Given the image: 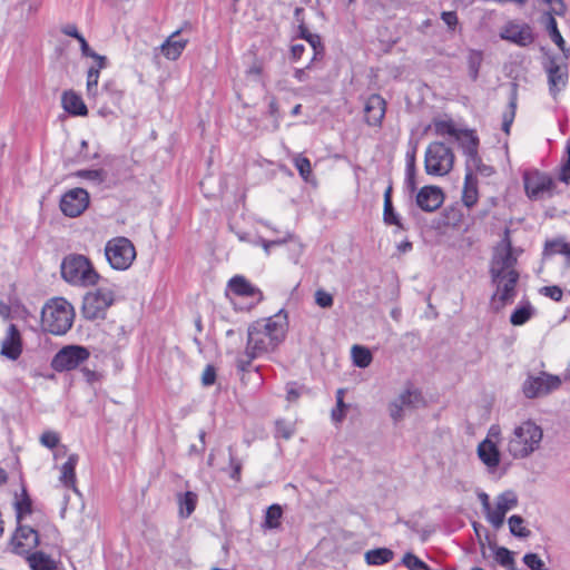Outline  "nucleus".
<instances>
[{"label": "nucleus", "mask_w": 570, "mask_h": 570, "mask_svg": "<svg viewBox=\"0 0 570 570\" xmlns=\"http://www.w3.org/2000/svg\"><path fill=\"white\" fill-rule=\"evenodd\" d=\"M549 92L556 98L557 95L566 88L568 82V70L566 65L558 62L556 58H551L547 67Z\"/></svg>", "instance_id": "obj_20"}, {"label": "nucleus", "mask_w": 570, "mask_h": 570, "mask_svg": "<svg viewBox=\"0 0 570 570\" xmlns=\"http://www.w3.org/2000/svg\"><path fill=\"white\" fill-rule=\"evenodd\" d=\"M434 132L438 136H451L456 137L459 130L454 127L450 120H435L433 124Z\"/></svg>", "instance_id": "obj_42"}, {"label": "nucleus", "mask_w": 570, "mask_h": 570, "mask_svg": "<svg viewBox=\"0 0 570 570\" xmlns=\"http://www.w3.org/2000/svg\"><path fill=\"white\" fill-rule=\"evenodd\" d=\"M176 499L179 517L183 519L189 518L196 509L198 495L193 491H186L184 493H177Z\"/></svg>", "instance_id": "obj_27"}, {"label": "nucleus", "mask_w": 570, "mask_h": 570, "mask_svg": "<svg viewBox=\"0 0 570 570\" xmlns=\"http://www.w3.org/2000/svg\"><path fill=\"white\" fill-rule=\"evenodd\" d=\"M79 461V455L72 453L68 456L67 461L60 466L59 481L66 487L78 493L76 487V466Z\"/></svg>", "instance_id": "obj_24"}, {"label": "nucleus", "mask_w": 570, "mask_h": 570, "mask_svg": "<svg viewBox=\"0 0 570 570\" xmlns=\"http://www.w3.org/2000/svg\"><path fill=\"white\" fill-rule=\"evenodd\" d=\"M561 383L558 375L542 372L539 375H529L523 382L522 391L528 399H535L558 390Z\"/></svg>", "instance_id": "obj_10"}, {"label": "nucleus", "mask_w": 570, "mask_h": 570, "mask_svg": "<svg viewBox=\"0 0 570 570\" xmlns=\"http://www.w3.org/2000/svg\"><path fill=\"white\" fill-rule=\"evenodd\" d=\"M534 307L529 302L520 304L511 314L510 322L513 326H521L534 315Z\"/></svg>", "instance_id": "obj_29"}, {"label": "nucleus", "mask_w": 570, "mask_h": 570, "mask_svg": "<svg viewBox=\"0 0 570 570\" xmlns=\"http://www.w3.org/2000/svg\"><path fill=\"white\" fill-rule=\"evenodd\" d=\"M89 193L80 187L67 190L60 198L59 207L67 217L75 218L80 216L89 206Z\"/></svg>", "instance_id": "obj_13"}, {"label": "nucleus", "mask_w": 570, "mask_h": 570, "mask_svg": "<svg viewBox=\"0 0 570 570\" xmlns=\"http://www.w3.org/2000/svg\"><path fill=\"white\" fill-rule=\"evenodd\" d=\"M301 396V389L294 384L289 383L286 385V399L288 402H295Z\"/></svg>", "instance_id": "obj_57"}, {"label": "nucleus", "mask_w": 570, "mask_h": 570, "mask_svg": "<svg viewBox=\"0 0 570 570\" xmlns=\"http://www.w3.org/2000/svg\"><path fill=\"white\" fill-rule=\"evenodd\" d=\"M27 556L32 570H53L56 568L55 560L43 552H30Z\"/></svg>", "instance_id": "obj_30"}, {"label": "nucleus", "mask_w": 570, "mask_h": 570, "mask_svg": "<svg viewBox=\"0 0 570 570\" xmlns=\"http://www.w3.org/2000/svg\"><path fill=\"white\" fill-rule=\"evenodd\" d=\"M472 155L470 159H466V173H476L482 176L489 177L493 174L491 166L484 165L479 155L473 154V146L469 149Z\"/></svg>", "instance_id": "obj_34"}, {"label": "nucleus", "mask_w": 570, "mask_h": 570, "mask_svg": "<svg viewBox=\"0 0 570 570\" xmlns=\"http://www.w3.org/2000/svg\"><path fill=\"white\" fill-rule=\"evenodd\" d=\"M216 379V371L212 365L206 366L202 375V382L205 386L214 384Z\"/></svg>", "instance_id": "obj_56"}, {"label": "nucleus", "mask_w": 570, "mask_h": 570, "mask_svg": "<svg viewBox=\"0 0 570 570\" xmlns=\"http://www.w3.org/2000/svg\"><path fill=\"white\" fill-rule=\"evenodd\" d=\"M547 248L553 254H561L570 266V246L562 240H553L547 244Z\"/></svg>", "instance_id": "obj_47"}, {"label": "nucleus", "mask_w": 570, "mask_h": 570, "mask_svg": "<svg viewBox=\"0 0 570 570\" xmlns=\"http://www.w3.org/2000/svg\"><path fill=\"white\" fill-rule=\"evenodd\" d=\"M541 293L544 296L550 297L551 299H553L556 302L561 301L562 295H563L562 289L556 285L542 287Z\"/></svg>", "instance_id": "obj_53"}, {"label": "nucleus", "mask_w": 570, "mask_h": 570, "mask_svg": "<svg viewBox=\"0 0 570 570\" xmlns=\"http://www.w3.org/2000/svg\"><path fill=\"white\" fill-rule=\"evenodd\" d=\"M80 45V50L82 56L89 57L96 60V62H99V67H106L107 59L105 56H100L96 53L91 48L89 47L87 40L83 38V36L78 39Z\"/></svg>", "instance_id": "obj_46"}, {"label": "nucleus", "mask_w": 570, "mask_h": 570, "mask_svg": "<svg viewBox=\"0 0 570 570\" xmlns=\"http://www.w3.org/2000/svg\"><path fill=\"white\" fill-rule=\"evenodd\" d=\"M523 184L527 196L531 200H539L552 196L553 179L539 170H527L523 174Z\"/></svg>", "instance_id": "obj_11"}, {"label": "nucleus", "mask_w": 570, "mask_h": 570, "mask_svg": "<svg viewBox=\"0 0 570 570\" xmlns=\"http://www.w3.org/2000/svg\"><path fill=\"white\" fill-rule=\"evenodd\" d=\"M478 498L481 502V505H482L483 512L485 513L487 520L489 521V513H491V511H492L489 495L485 492H480L478 494Z\"/></svg>", "instance_id": "obj_58"}, {"label": "nucleus", "mask_w": 570, "mask_h": 570, "mask_svg": "<svg viewBox=\"0 0 570 570\" xmlns=\"http://www.w3.org/2000/svg\"><path fill=\"white\" fill-rule=\"evenodd\" d=\"M523 562L531 570H543L544 563L535 553H527L523 557Z\"/></svg>", "instance_id": "obj_52"}, {"label": "nucleus", "mask_w": 570, "mask_h": 570, "mask_svg": "<svg viewBox=\"0 0 570 570\" xmlns=\"http://www.w3.org/2000/svg\"><path fill=\"white\" fill-rule=\"evenodd\" d=\"M454 154L450 147L443 142H431L424 157V166L428 175L445 176L453 168Z\"/></svg>", "instance_id": "obj_9"}, {"label": "nucleus", "mask_w": 570, "mask_h": 570, "mask_svg": "<svg viewBox=\"0 0 570 570\" xmlns=\"http://www.w3.org/2000/svg\"><path fill=\"white\" fill-rule=\"evenodd\" d=\"M515 108L517 101L515 98H512L510 101V112L503 116V120L510 121L512 124L515 115Z\"/></svg>", "instance_id": "obj_63"}, {"label": "nucleus", "mask_w": 570, "mask_h": 570, "mask_svg": "<svg viewBox=\"0 0 570 570\" xmlns=\"http://www.w3.org/2000/svg\"><path fill=\"white\" fill-rule=\"evenodd\" d=\"M353 364L360 368H365L372 363L373 356L367 347L353 345L351 350Z\"/></svg>", "instance_id": "obj_33"}, {"label": "nucleus", "mask_w": 570, "mask_h": 570, "mask_svg": "<svg viewBox=\"0 0 570 570\" xmlns=\"http://www.w3.org/2000/svg\"><path fill=\"white\" fill-rule=\"evenodd\" d=\"M105 67H99V62H96V66L90 67L87 72V96L88 98H96L98 96V81L100 76V70Z\"/></svg>", "instance_id": "obj_35"}, {"label": "nucleus", "mask_w": 570, "mask_h": 570, "mask_svg": "<svg viewBox=\"0 0 570 570\" xmlns=\"http://www.w3.org/2000/svg\"><path fill=\"white\" fill-rule=\"evenodd\" d=\"M517 257L512 253L509 230H505L504 238L494 248L490 273L495 292L491 297V308L501 311L505 305L511 304L517 295L515 286L519 273L514 268Z\"/></svg>", "instance_id": "obj_1"}, {"label": "nucleus", "mask_w": 570, "mask_h": 570, "mask_svg": "<svg viewBox=\"0 0 570 570\" xmlns=\"http://www.w3.org/2000/svg\"><path fill=\"white\" fill-rule=\"evenodd\" d=\"M346 407V405L338 406V403L336 402V407L332 410V420L335 422H342L345 417Z\"/></svg>", "instance_id": "obj_59"}, {"label": "nucleus", "mask_w": 570, "mask_h": 570, "mask_svg": "<svg viewBox=\"0 0 570 570\" xmlns=\"http://www.w3.org/2000/svg\"><path fill=\"white\" fill-rule=\"evenodd\" d=\"M444 195L436 186H424L416 194V205L424 212H434L441 207Z\"/></svg>", "instance_id": "obj_22"}, {"label": "nucleus", "mask_w": 570, "mask_h": 570, "mask_svg": "<svg viewBox=\"0 0 570 570\" xmlns=\"http://www.w3.org/2000/svg\"><path fill=\"white\" fill-rule=\"evenodd\" d=\"M38 544L39 535L37 531L27 525H19L10 542L11 551L19 556L29 554Z\"/></svg>", "instance_id": "obj_16"}, {"label": "nucleus", "mask_w": 570, "mask_h": 570, "mask_svg": "<svg viewBox=\"0 0 570 570\" xmlns=\"http://www.w3.org/2000/svg\"><path fill=\"white\" fill-rule=\"evenodd\" d=\"M90 356L89 351L79 345H68L62 347L52 358L51 366L57 372L71 371L87 361Z\"/></svg>", "instance_id": "obj_12"}, {"label": "nucleus", "mask_w": 570, "mask_h": 570, "mask_svg": "<svg viewBox=\"0 0 570 570\" xmlns=\"http://www.w3.org/2000/svg\"><path fill=\"white\" fill-rule=\"evenodd\" d=\"M502 40L519 47H528L534 41L532 27L525 22L510 20L504 23L499 33Z\"/></svg>", "instance_id": "obj_14"}, {"label": "nucleus", "mask_w": 570, "mask_h": 570, "mask_svg": "<svg viewBox=\"0 0 570 570\" xmlns=\"http://www.w3.org/2000/svg\"><path fill=\"white\" fill-rule=\"evenodd\" d=\"M115 303V292L111 287L100 286L88 292L82 299L81 312L86 320L105 318L108 308Z\"/></svg>", "instance_id": "obj_7"}, {"label": "nucleus", "mask_w": 570, "mask_h": 570, "mask_svg": "<svg viewBox=\"0 0 570 570\" xmlns=\"http://www.w3.org/2000/svg\"><path fill=\"white\" fill-rule=\"evenodd\" d=\"M546 2L549 3L550 6H552V12L549 11V12L546 13V16H547V23H546L547 31L549 32V36H550L551 40L558 46V48L562 52L569 51V49L566 48V41L562 38V36H561V33H560V31L558 29L557 20L553 17V13L558 14V16L563 14V12H564V3H563L562 0H546Z\"/></svg>", "instance_id": "obj_19"}, {"label": "nucleus", "mask_w": 570, "mask_h": 570, "mask_svg": "<svg viewBox=\"0 0 570 570\" xmlns=\"http://www.w3.org/2000/svg\"><path fill=\"white\" fill-rule=\"evenodd\" d=\"M386 102L380 95H371L364 107L365 119L370 126L381 125L385 116Z\"/></svg>", "instance_id": "obj_23"}, {"label": "nucleus", "mask_w": 570, "mask_h": 570, "mask_svg": "<svg viewBox=\"0 0 570 570\" xmlns=\"http://www.w3.org/2000/svg\"><path fill=\"white\" fill-rule=\"evenodd\" d=\"M105 256L111 268L126 271L136 258V249L130 239L118 236L106 243Z\"/></svg>", "instance_id": "obj_8"}, {"label": "nucleus", "mask_w": 570, "mask_h": 570, "mask_svg": "<svg viewBox=\"0 0 570 570\" xmlns=\"http://www.w3.org/2000/svg\"><path fill=\"white\" fill-rule=\"evenodd\" d=\"M75 177L87 179L100 184L106 178V173L102 169H81L72 174Z\"/></svg>", "instance_id": "obj_43"}, {"label": "nucleus", "mask_w": 570, "mask_h": 570, "mask_svg": "<svg viewBox=\"0 0 570 570\" xmlns=\"http://www.w3.org/2000/svg\"><path fill=\"white\" fill-rule=\"evenodd\" d=\"M302 37L308 42L313 51V60H316L318 56L323 55V46L320 36L312 35L306 30H302Z\"/></svg>", "instance_id": "obj_45"}, {"label": "nucleus", "mask_w": 570, "mask_h": 570, "mask_svg": "<svg viewBox=\"0 0 570 570\" xmlns=\"http://www.w3.org/2000/svg\"><path fill=\"white\" fill-rule=\"evenodd\" d=\"M73 318V306L63 297L52 298L42 307L41 325L51 334H66L71 328Z\"/></svg>", "instance_id": "obj_4"}, {"label": "nucleus", "mask_w": 570, "mask_h": 570, "mask_svg": "<svg viewBox=\"0 0 570 570\" xmlns=\"http://www.w3.org/2000/svg\"><path fill=\"white\" fill-rule=\"evenodd\" d=\"M566 150L568 154V159L562 166V170L560 174V179L567 184L570 183V140L567 141Z\"/></svg>", "instance_id": "obj_54"}, {"label": "nucleus", "mask_w": 570, "mask_h": 570, "mask_svg": "<svg viewBox=\"0 0 570 570\" xmlns=\"http://www.w3.org/2000/svg\"><path fill=\"white\" fill-rule=\"evenodd\" d=\"M441 19L451 30H453L458 24V16L454 11H443Z\"/></svg>", "instance_id": "obj_55"}, {"label": "nucleus", "mask_w": 570, "mask_h": 570, "mask_svg": "<svg viewBox=\"0 0 570 570\" xmlns=\"http://www.w3.org/2000/svg\"><path fill=\"white\" fill-rule=\"evenodd\" d=\"M293 239V235L289 232H284V235L282 238L273 239V240H266L262 237H258L256 240L253 242L254 245H261L264 249V252L268 255L271 253V248L276 245H283L289 240Z\"/></svg>", "instance_id": "obj_40"}, {"label": "nucleus", "mask_w": 570, "mask_h": 570, "mask_svg": "<svg viewBox=\"0 0 570 570\" xmlns=\"http://www.w3.org/2000/svg\"><path fill=\"white\" fill-rule=\"evenodd\" d=\"M60 442V436L55 431H45L40 435V443L45 448L55 449Z\"/></svg>", "instance_id": "obj_49"}, {"label": "nucleus", "mask_w": 570, "mask_h": 570, "mask_svg": "<svg viewBox=\"0 0 570 570\" xmlns=\"http://www.w3.org/2000/svg\"><path fill=\"white\" fill-rule=\"evenodd\" d=\"M22 353V338L14 324H10L6 331V334L1 341L0 354L1 356L16 361Z\"/></svg>", "instance_id": "obj_18"}, {"label": "nucleus", "mask_w": 570, "mask_h": 570, "mask_svg": "<svg viewBox=\"0 0 570 570\" xmlns=\"http://www.w3.org/2000/svg\"><path fill=\"white\" fill-rule=\"evenodd\" d=\"M187 42V39L180 38L179 32L176 31L160 46V51L167 59L176 60L183 53Z\"/></svg>", "instance_id": "obj_25"}, {"label": "nucleus", "mask_w": 570, "mask_h": 570, "mask_svg": "<svg viewBox=\"0 0 570 570\" xmlns=\"http://www.w3.org/2000/svg\"><path fill=\"white\" fill-rule=\"evenodd\" d=\"M479 198L478 181L474 174L466 173L464 177V187L462 191V202L466 207H472Z\"/></svg>", "instance_id": "obj_28"}, {"label": "nucleus", "mask_w": 570, "mask_h": 570, "mask_svg": "<svg viewBox=\"0 0 570 570\" xmlns=\"http://www.w3.org/2000/svg\"><path fill=\"white\" fill-rule=\"evenodd\" d=\"M294 434V425L286 421L276 422V436L288 440Z\"/></svg>", "instance_id": "obj_50"}, {"label": "nucleus", "mask_w": 570, "mask_h": 570, "mask_svg": "<svg viewBox=\"0 0 570 570\" xmlns=\"http://www.w3.org/2000/svg\"><path fill=\"white\" fill-rule=\"evenodd\" d=\"M283 509L279 504H272L267 508L264 517L263 528L266 530H275L281 527Z\"/></svg>", "instance_id": "obj_32"}, {"label": "nucleus", "mask_w": 570, "mask_h": 570, "mask_svg": "<svg viewBox=\"0 0 570 570\" xmlns=\"http://www.w3.org/2000/svg\"><path fill=\"white\" fill-rule=\"evenodd\" d=\"M483 61V52L476 49H470L466 56V62L469 68L470 77L475 80L479 76V71Z\"/></svg>", "instance_id": "obj_37"}, {"label": "nucleus", "mask_w": 570, "mask_h": 570, "mask_svg": "<svg viewBox=\"0 0 570 570\" xmlns=\"http://www.w3.org/2000/svg\"><path fill=\"white\" fill-rule=\"evenodd\" d=\"M315 302L320 307L328 308L333 305L334 299L332 294L327 293L324 289H317L315 292Z\"/></svg>", "instance_id": "obj_51"}, {"label": "nucleus", "mask_w": 570, "mask_h": 570, "mask_svg": "<svg viewBox=\"0 0 570 570\" xmlns=\"http://www.w3.org/2000/svg\"><path fill=\"white\" fill-rule=\"evenodd\" d=\"M63 109L73 116H86L88 109L82 98L75 91H65L61 98Z\"/></svg>", "instance_id": "obj_26"}, {"label": "nucleus", "mask_w": 570, "mask_h": 570, "mask_svg": "<svg viewBox=\"0 0 570 570\" xmlns=\"http://www.w3.org/2000/svg\"><path fill=\"white\" fill-rule=\"evenodd\" d=\"M494 559L501 566L508 567V568H511V570H514L513 569V566H514L513 553L509 549H507L504 547L495 548Z\"/></svg>", "instance_id": "obj_44"}, {"label": "nucleus", "mask_w": 570, "mask_h": 570, "mask_svg": "<svg viewBox=\"0 0 570 570\" xmlns=\"http://www.w3.org/2000/svg\"><path fill=\"white\" fill-rule=\"evenodd\" d=\"M383 220L387 225H395L399 228H403L400 216L395 213V210L393 208V204H390L389 207H387V205H384Z\"/></svg>", "instance_id": "obj_48"}, {"label": "nucleus", "mask_w": 570, "mask_h": 570, "mask_svg": "<svg viewBox=\"0 0 570 570\" xmlns=\"http://www.w3.org/2000/svg\"><path fill=\"white\" fill-rule=\"evenodd\" d=\"M268 111L272 117H278V104L275 98H272L268 104Z\"/></svg>", "instance_id": "obj_64"}, {"label": "nucleus", "mask_w": 570, "mask_h": 570, "mask_svg": "<svg viewBox=\"0 0 570 570\" xmlns=\"http://www.w3.org/2000/svg\"><path fill=\"white\" fill-rule=\"evenodd\" d=\"M510 532L520 538H527L530 534V530L523 525V519L520 515H511L509 518Z\"/></svg>", "instance_id": "obj_39"}, {"label": "nucleus", "mask_w": 570, "mask_h": 570, "mask_svg": "<svg viewBox=\"0 0 570 570\" xmlns=\"http://www.w3.org/2000/svg\"><path fill=\"white\" fill-rule=\"evenodd\" d=\"M412 174H415V156H414V153L407 154V160H406V175L411 176Z\"/></svg>", "instance_id": "obj_61"}, {"label": "nucleus", "mask_w": 570, "mask_h": 570, "mask_svg": "<svg viewBox=\"0 0 570 570\" xmlns=\"http://www.w3.org/2000/svg\"><path fill=\"white\" fill-rule=\"evenodd\" d=\"M304 50H305L304 45H301V43L293 45L291 48V53H292L293 59H295V60L299 59L302 57Z\"/></svg>", "instance_id": "obj_62"}, {"label": "nucleus", "mask_w": 570, "mask_h": 570, "mask_svg": "<svg viewBox=\"0 0 570 570\" xmlns=\"http://www.w3.org/2000/svg\"><path fill=\"white\" fill-rule=\"evenodd\" d=\"M456 139H459L461 141V145H462V148H463V153L466 157V159H470L471 158V154L469 153L470 148L473 146V154L474 155H478V144H479V140H478V137L473 134V131H459L458 132V136L455 137Z\"/></svg>", "instance_id": "obj_36"}, {"label": "nucleus", "mask_w": 570, "mask_h": 570, "mask_svg": "<svg viewBox=\"0 0 570 570\" xmlns=\"http://www.w3.org/2000/svg\"><path fill=\"white\" fill-rule=\"evenodd\" d=\"M394 557V552L387 548H377L368 550L365 553V561L370 566H382L390 562Z\"/></svg>", "instance_id": "obj_31"}, {"label": "nucleus", "mask_w": 570, "mask_h": 570, "mask_svg": "<svg viewBox=\"0 0 570 570\" xmlns=\"http://www.w3.org/2000/svg\"><path fill=\"white\" fill-rule=\"evenodd\" d=\"M518 505V497L511 491H504L495 499V507L489 513V523L495 529L503 525L505 514Z\"/></svg>", "instance_id": "obj_17"}, {"label": "nucleus", "mask_w": 570, "mask_h": 570, "mask_svg": "<svg viewBox=\"0 0 570 570\" xmlns=\"http://www.w3.org/2000/svg\"><path fill=\"white\" fill-rule=\"evenodd\" d=\"M424 403L422 394L414 387H406L397 397H395L389 406L390 415L394 422H399L404 417L406 409H415Z\"/></svg>", "instance_id": "obj_15"}, {"label": "nucleus", "mask_w": 570, "mask_h": 570, "mask_svg": "<svg viewBox=\"0 0 570 570\" xmlns=\"http://www.w3.org/2000/svg\"><path fill=\"white\" fill-rule=\"evenodd\" d=\"M293 163L296 169L298 170L301 177L305 181H309L312 176V166L309 159L302 155H296L293 159Z\"/></svg>", "instance_id": "obj_38"}, {"label": "nucleus", "mask_w": 570, "mask_h": 570, "mask_svg": "<svg viewBox=\"0 0 570 570\" xmlns=\"http://www.w3.org/2000/svg\"><path fill=\"white\" fill-rule=\"evenodd\" d=\"M62 32L67 36L73 37L77 40L82 37L81 33H79L77 27L75 24H67L62 28Z\"/></svg>", "instance_id": "obj_60"}, {"label": "nucleus", "mask_w": 570, "mask_h": 570, "mask_svg": "<svg viewBox=\"0 0 570 570\" xmlns=\"http://www.w3.org/2000/svg\"><path fill=\"white\" fill-rule=\"evenodd\" d=\"M62 278L73 286L89 287L99 281V274L83 255H69L61 264Z\"/></svg>", "instance_id": "obj_5"}, {"label": "nucleus", "mask_w": 570, "mask_h": 570, "mask_svg": "<svg viewBox=\"0 0 570 570\" xmlns=\"http://www.w3.org/2000/svg\"><path fill=\"white\" fill-rule=\"evenodd\" d=\"M502 441V429L499 424H492L487 431L485 438L478 444L476 454L490 473L498 470L501 463L500 443Z\"/></svg>", "instance_id": "obj_6"}, {"label": "nucleus", "mask_w": 570, "mask_h": 570, "mask_svg": "<svg viewBox=\"0 0 570 570\" xmlns=\"http://www.w3.org/2000/svg\"><path fill=\"white\" fill-rule=\"evenodd\" d=\"M401 563L407 569V570H431L429 566L422 561L420 558H417L412 552H406Z\"/></svg>", "instance_id": "obj_41"}, {"label": "nucleus", "mask_w": 570, "mask_h": 570, "mask_svg": "<svg viewBox=\"0 0 570 570\" xmlns=\"http://www.w3.org/2000/svg\"><path fill=\"white\" fill-rule=\"evenodd\" d=\"M542 439V428L532 420H525L514 425L507 436L505 451L512 459H527L540 449Z\"/></svg>", "instance_id": "obj_3"}, {"label": "nucleus", "mask_w": 570, "mask_h": 570, "mask_svg": "<svg viewBox=\"0 0 570 570\" xmlns=\"http://www.w3.org/2000/svg\"><path fill=\"white\" fill-rule=\"evenodd\" d=\"M229 291L238 296L250 299V305H255L263 299V294L259 288L255 287L244 276H234L228 282Z\"/></svg>", "instance_id": "obj_21"}, {"label": "nucleus", "mask_w": 570, "mask_h": 570, "mask_svg": "<svg viewBox=\"0 0 570 570\" xmlns=\"http://www.w3.org/2000/svg\"><path fill=\"white\" fill-rule=\"evenodd\" d=\"M287 314L279 311L271 317L258 320L248 327L246 354L250 360L273 352L285 338Z\"/></svg>", "instance_id": "obj_2"}]
</instances>
